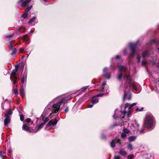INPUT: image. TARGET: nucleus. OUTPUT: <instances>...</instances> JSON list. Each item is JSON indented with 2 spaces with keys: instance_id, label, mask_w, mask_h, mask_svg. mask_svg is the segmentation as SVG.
Wrapping results in <instances>:
<instances>
[{
  "instance_id": "1",
  "label": "nucleus",
  "mask_w": 159,
  "mask_h": 159,
  "mask_svg": "<svg viewBox=\"0 0 159 159\" xmlns=\"http://www.w3.org/2000/svg\"><path fill=\"white\" fill-rule=\"evenodd\" d=\"M154 120L155 119L152 115H147L144 120V126L147 128H151L153 125Z\"/></svg>"
},
{
  "instance_id": "2",
  "label": "nucleus",
  "mask_w": 159,
  "mask_h": 159,
  "mask_svg": "<svg viewBox=\"0 0 159 159\" xmlns=\"http://www.w3.org/2000/svg\"><path fill=\"white\" fill-rule=\"evenodd\" d=\"M67 101L66 98H63L59 100L57 103L53 105V112H57L60 109V106L62 103H65Z\"/></svg>"
},
{
  "instance_id": "3",
  "label": "nucleus",
  "mask_w": 159,
  "mask_h": 159,
  "mask_svg": "<svg viewBox=\"0 0 159 159\" xmlns=\"http://www.w3.org/2000/svg\"><path fill=\"white\" fill-rule=\"evenodd\" d=\"M137 47V44L136 43H131L130 45V49L131 52L129 54V58H133L134 57L135 52V48Z\"/></svg>"
},
{
  "instance_id": "4",
  "label": "nucleus",
  "mask_w": 159,
  "mask_h": 159,
  "mask_svg": "<svg viewBox=\"0 0 159 159\" xmlns=\"http://www.w3.org/2000/svg\"><path fill=\"white\" fill-rule=\"evenodd\" d=\"M17 71L13 70L11 74L10 78L13 81V83L15 84H16L18 79L17 76L16 75L17 74Z\"/></svg>"
},
{
  "instance_id": "5",
  "label": "nucleus",
  "mask_w": 159,
  "mask_h": 159,
  "mask_svg": "<svg viewBox=\"0 0 159 159\" xmlns=\"http://www.w3.org/2000/svg\"><path fill=\"white\" fill-rule=\"evenodd\" d=\"M22 129L29 133H32L34 132L33 129H31L30 127L29 126L28 124H25L23 125L22 126Z\"/></svg>"
},
{
  "instance_id": "6",
  "label": "nucleus",
  "mask_w": 159,
  "mask_h": 159,
  "mask_svg": "<svg viewBox=\"0 0 159 159\" xmlns=\"http://www.w3.org/2000/svg\"><path fill=\"white\" fill-rule=\"evenodd\" d=\"M8 45L9 48V51H11V54L12 55L16 54L17 51L16 49V48H13V46L11 44V43H9Z\"/></svg>"
},
{
  "instance_id": "7",
  "label": "nucleus",
  "mask_w": 159,
  "mask_h": 159,
  "mask_svg": "<svg viewBox=\"0 0 159 159\" xmlns=\"http://www.w3.org/2000/svg\"><path fill=\"white\" fill-rule=\"evenodd\" d=\"M21 82L24 84L26 81L27 77V73L26 71H25L23 74L21 75Z\"/></svg>"
},
{
  "instance_id": "8",
  "label": "nucleus",
  "mask_w": 159,
  "mask_h": 159,
  "mask_svg": "<svg viewBox=\"0 0 159 159\" xmlns=\"http://www.w3.org/2000/svg\"><path fill=\"white\" fill-rule=\"evenodd\" d=\"M24 0H19L18 1V3H22L21 5V6L23 7H25L27 4L29 3L30 2L31 0H25V1H24Z\"/></svg>"
},
{
  "instance_id": "9",
  "label": "nucleus",
  "mask_w": 159,
  "mask_h": 159,
  "mask_svg": "<svg viewBox=\"0 0 159 159\" xmlns=\"http://www.w3.org/2000/svg\"><path fill=\"white\" fill-rule=\"evenodd\" d=\"M118 66L119 71L120 72H125L127 69V67L121 66V65H118Z\"/></svg>"
},
{
  "instance_id": "10",
  "label": "nucleus",
  "mask_w": 159,
  "mask_h": 159,
  "mask_svg": "<svg viewBox=\"0 0 159 159\" xmlns=\"http://www.w3.org/2000/svg\"><path fill=\"white\" fill-rule=\"evenodd\" d=\"M57 122L58 120L56 119L54 121H53L52 120H51L47 124L46 126L48 127L51 126H54L57 124Z\"/></svg>"
},
{
  "instance_id": "11",
  "label": "nucleus",
  "mask_w": 159,
  "mask_h": 159,
  "mask_svg": "<svg viewBox=\"0 0 159 159\" xmlns=\"http://www.w3.org/2000/svg\"><path fill=\"white\" fill-rule=\"evenodd\" d=\"M129 84H127V83H126L124 85V88L125 89V90L124 91V96L123 98V101H125V99L126 97L127 94V92H126V89L128 88L129 87Z\"/></svg>"
},
{
  "instance_id": "12",
  "label": "nucleus",
  "mask_w": 159,
  "mask_h": 159,
  "mask_svg": "<svg viewBox=\"0 0 159 159\" xmlns=\"http://www.w3.org/2000/svg\"><path fill=\"white\" fill-rule=\"evenodd\" d=\"M13 113L11 109L10 108L7 112L5 113L4 117H5V119H9L11 118L9 116L12 115Z\"/></svg>"
},
{
  "instance_id": "13",
  "label": "nucleus",
  "mask_w": 159,
  "mask_h": 159,
  "mask_svg": "<svg viewBox=\"0 0 159 159\" xmlns=\"http://www.w3.org/2000/svg\"><path fill=\"white\" fill-rule=\"evenodd\" d=\"M125 76H126V78L127 80V82H128L129 84V85H130L132 83V76L130 75H125Z\"/></svg>"
},
{
  "instance_id": "14",
  "label": "nucleus",
  "mask_w": 159,
  "mask_h": 159,
  "mask_svg": "<svg viewBox=\"0 0 159 159\" xmlns=\"http://www.w3.org/2000/svg\"><path fill=\"white\" fill-rule=\"evenodd\" d=\"M20 93L22 98L24 97L25 94L23 86H22L20 89Z\"/></svg>"
},
{
  "instance_id": "15",
  "label": "nucleus",
  "mask_w": 159,
  "mask_h": 159,
  "mask_svg": "<svg viewBox=\"0 0 159 159\" xmlns=\"http://www.w3.org/2000/svg\"><path fill=\"white\" fill-rule=\"evenodd\" d=\"M11 121V118L5 119L4 120V125L5 126H7Z\"/></svg>"
},
{
  "instance_id": "16",
  "label": "nucleus",
  "mask_w": 159,
  "mask_h": 159,
  "mask_svg": "<svg viewBox=\"0 0 159 159\" xmlns=\"http://www.w3.org/2000/svg\"><path fill=\"white\" fill-rule=\"evenodd\" d=\"M150 55L149 52L148 51H145L142 53V56L143 57H148Z\"/></svg>"
},
{
  "instance_id": "17",
  "label": "nucleus",
  "mask_w": 159,
  "mask_h": 159,
  "mask_svg": "<svg viewBox=\"0 0 159 159\" xmlns=\"http://www.w3.org/2000/svg\"><path fill=\"white\" fill-rule=\"evenodd\" d=\"M123 76V74L122 72H119L117 74V78L118 80L120 81L121 80Z\"/></svg>"
},
{
  "instance_id": "18",
  "label": "nucleus",
  "mask_w": 159,
  "mask_h": 159,
  "mask_svg": "<svg viewBox=\"0 0 159 159\" xmlns=\"http://www.w3.org/2000/svg\"><path fill=\"white\" fill-rule=\"evenodd\" d=\"M119 153L121 155L125 157V156L127 154V153L125 151L122 150H120Z\"/></svg>"
},
{
  "instance_id": "19",
  "label": "nucleus",
  "mask_w": 159,
  "mask_h": 159,
  "mask_svg": "<svg viewBox=\"0 0 159 159\" xmlns=\"http://www.w3.org/2000/svg\"><path fill=\"white\" fill-rule=\"evenodd\" d=\"M110 146L112 148H114L115 147V140L113 139L111 142L110 144Z\"/></svg>"
},
{
  "instance_id": "20",
  "label": "nucleus",
  "mask_w": 159,
  "mask_h": 159,
  "mask_svg": "<svg viewBox=\"0 0 159 159\" xmlns=\"http://www.w3.org/2000/svg\"><path fill=\"white\" fill-rule=\"evenodd\" d=\"M114 140H115V143L116 142V143H118L120 145H121V143L120 139L118 138L117 137H116L115 139H114Z\"/></svg>"
},
{
  "instance_id": "21",
  "label": "nucleus",
  "mask_w": 159,
  "mask_h": 159,
  "mask_svg": "<svg viewBox=\"0 0 159 159\" xmlns=\"http://www.w3.org/2000/svg\"><path fill=\"white\" fill-rule=\"evenodd\" d=\"M136 139V137L134 136H130L128 138L129 141L132 142L134 141Z\"/></svg>"
},
{
  "instance_id": "22",
  "label": "nucleus",
  "mask_w": 159,
  "mask_h": 159,
  "mask_svg": "<svg viewBox=\"0 0 159 159\" xmlns=\"http://www.w3.org/2000/svg\"><path fill=\"white\" fill-rule=\"evenodd\" d=\"M44 124H45L43 122L40 124L38 127L37 129V130H36V132H37L39 129H41L44 126Z\"/></svg>"
},
{
  "instance_id": "23",
  "label": "nucleus",
  "mask_w": 159,
  "mask_h": 159,
  "mask_svg": "<svg viewBox=\"0 0 159 159\" xmlns=\"http://www.w3.org/2000/svg\"><path fill=\"white\" fill-rule=\"evenodd\" d=\"M103 75L105 77V78L107 79H108L110 78V73H107L105 74H103Z\"/></svg>"
},
{
  "instance_id": "24",
  "label": "nucleus",
  "mask_w": 159,
  "mask_h": 159,
  "mask_svg": "<svg viewBox=\"0 0 159 159\" xmlns=\"http://www.w3.org/2000/svg\"><path fill=\"white\" fill-rule=\"evenodd\" d=\"M94 98H92V103L93 104H95L98 102V100L97 99H94Z\"/></svg>"
},
{
  "instance_id": "25",
  "label": "nucleus",
  "mask_w": 159,
  "mask_h": 159,
  "mask_svg": "<svg viewBox=\"0 0 159 159\" xmlns=\"http://www.w3.org/2000/svg\"><path fill=\"white\" fill-rule=\"evenodd\" d=\"M104 93H99L98 94H97L95 96H94L93 97V98H94L95 97H101L102 96H103L104 95Z\"/></svg>"
},
{
  "instance_id": "26",
  "label": "nucleus",
  "mask_w": 159,
  "mask_h": 159,
  "mask_svg": "<svg viewBox=\"0 0 159 159\" xmlns=\"http://www.w3.org/2000/svg\"><path fill=\"white\" fill-rule=\"evenodd\" d=\"M36 18L35 16L33 17L28 22V24H31L34 20L36 19Z\"/></svg>"
},
{
  "instance_id": "27",
  "label": "nucleus",
  "mask_w": 159,
  "mask_h": 159,
  "mask_svg": "<svg viewBox=\"0 0 159 159\" xmlns=\"http://www.w3.org/2000/svg\"><path fill=\"white\" fill-rule=\"evenodd\" d=\"M127 148L128 149L130 150H132L133 149L132 144L129 143L127 146Z\"/></svg>"
},
{
  "instance_id": "28",
  "label": "nucleus",
  "mask_w": 159,
  "mask_h": 159,
  "mask_svg": "<svg viewBox=\"0 0 159 159\" xmlns=\"http://www.w3.org/2000/svg\"><path fill=\"white\" fill-rule=\"evenodd\" d=\"M43 118H44V117H43V123L44 124L46 123L50 119V118H49V117H48L46 118L44 120L43 119Z\"/></svg>"
},
{
  "instance_id": "29",
  "label": "nucleus",
  "mask_w": 159,
  "mask_h": 159,
  "mask_svg": "<svg viewBox=\"0 0 159 159\" xmlns=\"http://www.w3.org/2000/svg\"><path fill=\"white\" fill-rule=\"evenodd\" d=\"M14 34H12L10 35H7L6 36V38L7 39L11 38L13 37L14 36Z\"/></svg>"
},
{
  "instance_id": "30",
  "label": "nucleus",
  "mask_w": 159,
  "mask_h": 159,
  "mask_svg": "<svg viewBox=\"0 0 159 159\" xmlns=\"http://www.w3.org/2000/svg\"><path fill=\"white\" fill-rule=\"evenodd\" d=\"M151 44H153V43L158 44L159 43V40L157 41L155 40H152L151 41Z\"/></svg>"
},
{
  "instance_id": "31",
  "label": "nucleus",
  "mask_w": 159,
  "mask_h": 159,
  "mask_svg": "<svg viewBox=\"0 0 159 159\" xmlns=\"http://www.w3.org/2000/svg\"><path fill=\"white\" fill-rule=\"evenodd\" d=\"M28 15V12H25L22 15V17L24 19H26Z\"/></svg>"
},
{
  "instance_id": "32",
  "label": "nucleus",
  "mask_w": 159,
  "mask_h": 159,
  "mask_svg": "<svg viewBox=\"0 0 159 159\" xmlns=\"http://www.w3.org/2000/svg\"><path fill=\"white\" fill-rule=\"evenodd\" d=\"M108 69L107 68H105L103 70V74L108 73Z\"/></svg>"
},
{
  "instance_id": "33",
  "label": "nucleus",
  "mask_w": 159,
  "mask_h": 159,
  "mask_svg": "<svg viewBox=\"0 0 159 159\" xmlns=\"http://www.w3.org/2000/svg\"><path fill=\"white\" fill-rule=\"evenodd\" d=\"M137 104L136 103H134L131 104H130V105L129 106V109L130 110L132 107L133 106H135Z\"/></svg>"
},
{
  "instance_id": "34",
  "label": "nucleus",
  "mask_w": 159,
  "mask_h": 159,
  "mask_svg": "<svg viewBox=\"0 0 159 159\" xmlns=\"http://www.w3.org/2000/svg\"><path fill=\"white\" fill-rule=\"evenodd\" d=\"M134 157V155L133 154L129 155L127 157V158L128 159H133Z\"/></svg>"
},
{
  "instance_id": "35",
  "label": "nucleus",
  "mask_w": 159,
  "mask_h": 159,
  "mask_svg": "<svg viewBox=\"0 0 159 159\" xmlns=\"http://www.w3.org/2000/svg\"><path fill=\"white\" fill-rule=\"evenodd\" d=\"M141 58V56L139 54H138L137 56V61L138 62H139L140 61V59Z\"/></svg>"
},
{
  "instance_id": "36",
  "label": "nucleus",
  "mask_w": 159,
  "mask_h": 159,
  "mask_svg": "<svg viewBox=\"0 0 159 159\" xmlns=\"http://www.w3.org/2000/svg\"><path fill=\"white\" fill-rule=\"evenodd\" d=\"M101 138L102 139H105L106 138V136L105 134H102L101 136Z\"/></svg>"
},
{
  "instance_id": "37",
  "label": "nucleus",
  "mask_w": 159,
  "mask_h": 159,
  "mask_svg": "<svg viewBox=\"0 0 159 159\" xmlns=\"http://www.w3.org/2000/svg\"><path fill=\"white\" fill-rule=\"evenodd\" d=\"M123 131L125 133L128 134L129 133V130L127 129H124Z\"/></svg>"
},
{
  "instance_id": "38",
  "label": "nucleus",
  "mask_w": 159,
  "mask_h": 159,
  "mask_svg": "<svg viewBox=\"0 0 159 159\" xmlns=\"http://www.w3.org/2000/svg\"><path fill=\"white\" fill-rule=\"evenodd\" d=\"M20 119L22 121H23L24 120V116L23 115L21 114L20 115Z\"/></svg>"
},
{
  "instance_id": "39",
  "label": "nucleus",
  "mask_w": 159,
  "mask_h": 159,
  "mask_svg": "<svg viewBox=\"0 0 159 159\" xmlns=\"http://www.w3.org/2000/svg\"><path fill=\"white\" fill-rule=\"evenodd\" d=\"M20 67V65H17L15 66V70L18 71L19 68Z\"/></svg>"
},
{
  "instance_id": "40",
  "label": "nucleus",
  "mask_w": 159,
  "mask_h": 159,
  "mask_svg": "<svg viewBox=\"0 0 159 159\" xmlns=\"http://www.w3.org/2000/svg\"><path fill=\"white\" fill-rule=\"evenodd\" d=\"M121 135L122 138H125L126 136V134L124 133H122Z\"/></svg>"
},
{
  "instance_id": "41",
  "label": "nucleus",
  "mask_w": 159,
  "mask_h": 159,
  "mask_svg": "<svg viewBox=\"0 0 159 159\" xmlns=\"http://www.w3.org/2000/svg\"><path fill=\"white\" fill-rule=\"evenodd\" d=\"M147 64V62H146V61H142V66H146Z\"/></svg>"
},
{
  "instance_id": "42",
  "label": "nucleus",
  "mask_w": 159,
  "mask_h": 159,
  "mask_svg": "<svg viewBox=\"0 0 159 159\" xmlns=\"http://www.w3.org/2000/svg\"><path fill=\"white\" fill-rule=\"evenodd\" d=\"M144 108L143 107H142L140 109H139L138 108H137L135 109L136 111H142L143 110Z\"/></svg>"
},
{
  "instance_id": "43",
  "label": "nucleus",
  "mask_w": 159,
  "mask_h": 159,
  "mask_svg": "<svg viewBox=\"0 0 159 159\" xmlns=\"http://www.w3.org/2000/svg\"><path fill=\"white\" fill-rule=\"evenodd\" d=\"M26 122L30 123L31 121V119L30 118H28L25 120Z\"/></svg>"
},
{
  "instance_id": "44",
  "label": "nucleus",
  "mask_w": 159,
  "mask_h": 159,
  "mask_svg": "<svg viewBox=\"0 0 159 159\" xmlns=\"http://www.w3.org/2000/svg\"><path fill=\"white\" fill-rule=\"evenodd\" d=\"M23 39L24 40L27 41L28 40V36L27 35H24L23 36Z\"/></svg>"
},
{
  "instance_id": "45",
  "label": "nucleus",
  "mask_w": 159,
  "mask_h": 159,
  "mask_svg": "<svg viewBox=\"0 0 159 159\" xmlns=\"http://www.w3.org/2000/svg\"><path fill=\"white\" fill-rule=\"evenodd\" d=\"M14 93L16 95L18 94V91L17 89H15L14 90Z\"/></svg>"
},
{
  "instance_id": "46",
  "label": "nucleus",
  "mask_w": 159,
  "mask_h": 159,
  "mask_svg": "<svg viewBox=\"0 0 159 159\" xmlns=\"http://www.w3.org/2000/svg\"><path fill=\"white\" fill-rule=\"evenodd\" d=\"M120 157L119 156H115L114 159H120Z\"/></svg>"
},
{
  "instance_id": "47",
  "label": "nucleus",
  "mask_w": 159,
  "mask_h": 159,
  "mask_svg": "<svg viewBox=\"0 0 159 159\" xmlns=\"http://www.w3.org/2000/svg\"><path fill=\"white\" fill-rule=\"evenodd\" d=\"M69 111V107H66L65 109V113H67Z\"/></svg>"
},
{
  "instance_id": "48",
  "label": "nucleus",
  "mask_w": 159,
  "mask_h": 159,
  "mask_svg": "<svg viewBox=\"0 0 159 159\" xmlns=\"http://www.w3.org/2000/svg\"><path fill=\"white\" fill-rule=\"evenodd\" d=\"M121 57V55H117L115 56V57L116 59H119Z\"/></svg>"
},
{
  "instance_id": "49",
  "label": "nucleus",
  "mask_w": 159,
  "mask_h": 159,
  "mask_svg": "<svg viewBox=\"0 0 159 159\" xmlns=\"http://www.w3.org/2000/svg\"><path fill=\"white\" fill-rule=\"evenodd\" d=\"M129 104L128 103H126L125 105V109L128 106L129 107Z\"/></svg>"
},
{
  "instance_id": "50",
  "label": "nucleus",
  "mask_w": 159,
  "mask_h": 159,
  "mask_svg": "<svg viewBox=\"0 0 159 159\" xmlns=\"http://www.w3.org/2000/svg\"><path fill=\"white\" fill-rule=\"evenodd\" d=\"M52 113H51L49 114V116L48 117L50 119H51L52 118V115L53 114V113H54V112H53V110H52Z\"/></svg>"
},
{
  "instance_id": "51",
  "label": "nucleus",
  "mask_w": 159,
  "mask_h": 159,
  "mask_svg": "<svg viewBox=\"0 0 159 159\" xmlns=\"http://www.w3.org/2000/svg\"><path fill=\"white\" fill-rule=\"evenodd\" d=\"M118 125V124H113L111 126V128H113V127H115V126H117Z\"/></svg>"
},
{
  "instance_id": "52",
  "label": "nucleus",
  "mask_w": 159,
  "mask_h": 159,
  "mask_svg": "<svg viewBox=\"0 0 159 159\" xmlns=\"http://www.w3.org/2000/svg\"><path fill=\"white\" fill-rule=\"evenodd\" d=\"M133 88L134 90H137V87L136 86L133 84H132Z\"/></svg>"
},
{
  "instance_id": "53",
  "label": "nucleus",
  "mask_w": 159,
  "mask_h": 159,
  "mask_svg": "<svg viewBox=\"0 0 159 159\" xmlns=\"http://www.w3.org/2000/svg\"><path fill=\"white\" fill-rule=\"evenodd\" d=\"M1 158L2 159H7V157L6 155H3Z\"/></svg>"
},
{
  "instance_id": "54",
  "label": "nucleus",
  "mask_w": 159,
  "mask_h": 159,
  "mask_svg": "<svg viewBox=\"0 0 159 159\" xmlns=\"http://www.w3.org/2000/svg\"><path fill=\"white\" fill-rule=\"evenodd\" d=\"M19 51L21 53H23L24 52V50L22 48H20Z\"/></svg>"
},
{
  "instance_id": "55",
  "label": "nucleus",
  "mask_w": 159,
  "mask_h": 159,
  "mask_svg": "<svg viewBox=\"0 0 159 159\" xmlns=\"http://www.w3.org/2000/svg\"><path fill=\"white\" fill-rule=\"evenodd\" d=\"M30 10L31 9L29 7L26 8V11L27 12H29Z\"/></svg>"
},
{
  "instance_id": "56",
  "label": "nucleus",
  "mask_w": 159,
  "mask_h": 159,
  "mask_svg": "<svg viewBox=\"0 0 159 159\" xmlns=\"http://www.w3.org/2000/svg\"><path fill=\"white\" fill-rule=\"evenodd\" d=\"M134 124L135 125L137 126L138 127L139 126V125L138 124V123L136 121V120L135 121Z\"/></svg>"
},
{
  "instance_id": "57",
  "label": "nucleus",
  "mask_w": 159,
  "mask_h": 159,
  "mask_svg": "<svg viewBox=\"0 0 159 159\" xmlns=\"http://www.w3.org/2000/svg\"><path fill=\"white\" fill-rule=\"evenodd\" d=\"M87 87H84V88H83L82 89V91H84L86 89H87Z\"/></svg>"
},
{
  "instance_id": "58",
  "label": "nucleus",
  "mask_w": 159,
  "mask_h": 159,
  "mask_svg": "<svg viewBox=\"0 0 159 159\" xmlns=\"http://www.w3.org/2000/svg\"><path fill=\"white\" fill-rule=\"evenodd\" d=\"M3 156L2 155V151H0V157H1Z\"/></svg>"
},
{
  "instance_id": "59",
  "label": "nucleus",
  "mask_w": 159,
  "mask_h": 159,
  "mask_svg": "<svg viewBox=\"0 0 159 159\" xmlns=\"http://www.w3.org/2000/svg\"><path fill=\"white\" fill-rule=\"evenodd\" d=\"M93 106V104H90V105H89L88 107V108H91Z\"/></svg>"
},
{
  "instance_id": "60",
  "label": "nucleus",
  "mask_w": 159,
  "mask_h": 159,
  "mask_svg": "<svg viewBox=\"0 0 159 159\" xmlns=\"http://www.w3.org/2000/svg\"><path fill=\"white\" fill-rule=\"evenodd\" d=\"M104 86H102L101 88H100V89H101L103 91L104 89Z\"/></svg>"
},
{
  "instance_id": "61",
  "label": "nucleus",
  "mask_w": 159,
  "mask_h": 159,
  "mask_svg": "<svg viewBox=\"0 0 159 159\" xmlns=\"http://www.w3.org/2000/svg\"><path fill=\"white\" fill-rule=\"evenodd\" d=\"M106 82H104L102 84V86H104H104L106 85Z\"/></svg>"
},
{
  "instance_id": "62",
  "label": "nucleus",
  "mask_w": 159,
  "mask_h": 159,
  "mask_svg": "<svg viewBox=\"0 0 159 159\" xmlns=\"http://www.w3.org/2000/svg\"><path fill=\"white\" fill-rule=\"evenodd\" d=\"M12 152V150L11 149H10L8 151V152L9 153H11Z\"/></svg>"
},
{
  "instance_id": "63",
  "label": "nucleus",
  "mask_w": 159,
  "mask_h": 159,
  "mask_svg": "<svg viewBox=\"0 0 159 159\" xmlns=\"http://www.w3.org/2000/svg\"><path fill=\"white\" fill-rule=\"evenodd\" d=\"M131 95H129V96L128 98V100H130L131 99Z\"/></svg>"
},
{
  "instance_id": "64",
  "label": "nucleus",
  "mask_w": 159,
  "mask_h": 159,
  "mask_svg": "<svg viewBox=\"0 0 159 159\" xmlns=\"http://www.w3.org/2000/svg\"><path fill=\"white\" fill-rule=\"evenodd\" d=\"M126 113V111H124L123 113L124 114H125Z\"/></svg>"
}]
</instances>
